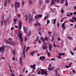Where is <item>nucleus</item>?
I'll list each match as a JSON object with an SVG mask.
<instances>
[{
  "mask_svg": "<svg viewBox=\"0 0 76 76\" xmlns=\"http://www.w3.org/2000/svg\"><path fill=\"white\" fill-rule=\"evenodd\" d=\"M18 37L20 39V41L21 43L23 42V37L22 36V34L21 31H18Z\"/></svg>",
  "mask_w": 76,
  "mask_h": 76,
  "instance_id": "obj_1",
  "label": "nucleus"
},
{
  "mask_svg": "<svg viewBox=\"0 0 76 76\" xmlns=\"http://www.w3.org/2000/svg\"><path fill=\"white\" fill-rule=\"evenodd\" d=\"M17 5L18 7H20V3L19 2H17V1H16L15 2L14 4V6L15 7V9H17L18 7H17Z\"/></svg>",
  "mask_w": 76,
  "mask_h": 76,
  "instance_id": "obj_2",
  "label": "nucleus"
},
{
  "mask_svg": "<svg viewBox=\"0 0 76 76\" xmlns=\"http://www.w3.org/2000/svg\"><path fill=\"white\" fill-rule=\"evenodd\" d=\"M35 2V0H29V4L32 5Z\"/></svg>",
  "mask_w": 76,
  "mask_h": 76,
  "instance_id": "obj_3",
  "label": "nucleus"
},
{
  "mask_svg": "<svg viewBox=\"0 0 76 76\" xmlns=\"http://www.w3.org/2000/svg\"><path fill=\"white\" fill-rule=\"evenodd\" d=\"M4 46H3L2 47H1L0 48V52H1V51H2V53L4 52Z\"/></svg>",
  "mask_w": 76,
  "mask_h": 76,
  "instance_id": "obj_4",
  "label": "nucleus"
},
{
  "mask_svg": "<svg viewBox=\"0 0 76 76\" xmlns=\"http://www.w3.org/2000/svg\"><path fill=\"white\" fill-rule=\"evenodd\" d=\"M19 30H20L21 29V28H22V22H20V20H19Z\"/></svg>",
  "mask_w": 76,
  "mask_h": 76,
  "instance_id": "obj_5",
  "label": "nucleus"
},
{
  "mask_svg": "<svg viewBox=\"0 0 76 76\" xmlns=\"http://www.w3.org/2000/svg\"><path fill=\"white\" fill-rule=\"evenodd\" d=\"M32 19H33V17L32 15L29 17L28 21L29 23H31V21L32 20Z\"/></svg>",
  "mask_w": 76,
  "mask_h": 76,
  "instance_id": "obj_6",
  "label": "nucleus"
},
{
  "mask_svg": "<svg viewBox=\"0 0 76 76\" xmlns=\"http://www.w3.org/2000/svg\"><path fill=\"white\" fill-rule=\"evenodd\" d=\"M52 48H53L52 47V46L49 43V50L51 51V50H52L51 49Z\"/></svg>",
  "mask_w": 76,
  "mask_h": 76,
  "instance_id": "obj_7",
  "label": "nucleus"
},
{
  "mask_svg": "<svg viewBox=\"0 0 76 76\" xmlns=\"http://www.w3.org/2000/svg\"><path fill=\"white\" fill-rule=\"evenodd\" d=\"M45 75V76H47V75H48V73L47 72V71H45V73H42L41 74V75Z\"/></svg>",
  "mask_w": 76,
  "mask_h": 76,
  "instance_id": "obj_8",
  "label": "nucleus"
},
{
  "mask_svg": "<svg viewBox=\"0 0 76 76\" xmlns=\"http://www.w3.org/2000/svg\"><path fill=\"white\" fill-rule=\"evenodd\" d=\"M45 58V57L43 56L42 57L41 56L39 58V60H44Z\"/></svg>",
  "mask_w": 76,
  "mask_h": 76,
  "instance_id": "obj_9",
  "label": "nucleus"
},
{
  "mask_svg": "<svg viewBox=\"0 0 76 76\" xmlns=\"http://www.w3.org/2000/svg\"><path fill=\"white\" fill-rule=\"evenodd\" d=\"M23 29L24 30V32L25 33H27V29L25 27H23Z\"/></svg>",
  "mask_w": 76,
  "mask_h": 76,
  "instance_id": "obj_10",
  "label": "nucleus"
},
{
  "mask_svg": "<svg viewBox=\"0 0 76 76\" xmlns=\"http://www.w3.org/2000/svg\"><path fill=\"white\" fill-rule=\"evenodd\" d=\"M31 35V31H30L28 32L27 34V37H29Z\"/></svg>",
  "mask_w": 76,
  "mask_h": 76,
  "instance_id": "obj_11",
  "label": "nucleus"
},
{
  "mask_svg": "<svg viewBox=\"0 0 76 76\" xmlns=\"http://www.w3.org/2000/svg\"><path fill=\"white\" fill-rule=\"evenodd\" d=\"M48 70L50 71V70H53V69H54V68H52L50 67H50H48Z\"/></svg>",
  "mask_w": 76,
  "mask_h": 76,
  "instance_id": "obj_12",
  "label": "nucleus"
},
{
  "mask_svg": "<svg viewBox=\"0 0 76 76\" xmlns=\"http://www.w3.org/2000/svg\"><path fill=\"white\" fill-rule=\"evenodd\" d=\"M40 39L42 41V42H45V40L44 38L42 37H40Z\"/></svg>",
  "mask_w": 76,
  "mask_h": 76,
  "instance_id": "obj_13",
  "label": "nucleus"
},
{
  "mask_svg": "<svg viewBox=\"0 0 76 76\" xmlns=\"http://www.w3.org/2000/svg\"><path fill=\"white\" fill-rule=\"evenodd\" d=\"M10 44H11L12 45H14L15 44V43L12 41H10Z\"/></svg>",
  "mask_w": 76,
  "mask_h": 76,
  "instance_id": "obj_14",
  "label": "nucleus"
},
{
  "mask_svg": "<svg viewBox=\"0 0 76 76\" xmlns=\"http://www.w3.org/2000/svg\"><path fill=\"white\" fill-rule=\"evenodd\" d=\"M55 1L54 0H52L51 1V4H54V3H55Z\"/></svg>",
  "mask_w": 76,
  "mask_h": 76,
  "instance_id": "obj_15",
  "label": "nucleus"
},
{
  "mask_svg": "<svg viewBox=\"0 0 76 76\" xmlns=\"http://www.w3.org/2000/svg\"><path fill=\"white\" fill-rule=\"evenodd\" d=\"M40 71H42L41 73H45V69H41Z\"/></svg>",
  "mask_w": 76,
  "mask_h": 76,
  "instance_id": "obj_16",
  "label": "nucleus"
},
{
  "mask_svg": "<svg viewBox=\"0 0 76 76\" xmlns=\"http://www.w3.org/2000/svg\"><path fill=\"white\" fill-rule=\"evenodd\" d=\"M36 66V64H33V65H31L30 66V67H31V68H34V67H35Z\"/></svg>",
  "mask_w": 76,
  "mask_h": 76,
  "instance_id": "obj_17",
  "label": "nucleus"
},
{
  "mask_svg": "<svg viewBox=\"0 0 76 76\" xmlns=\"http://www.w3.org/2000/svg\"><path fill=\"white\" fill-rule=\"evenodd\" d=\"M47 45V43L46 42H44L42 44V45L43 46H45V45Z\"/></svg>",
  "mask_w": 76,
  "mask_h": 76,
  "instance_id": "obj_18",
  "label": "nucleus"
},
{
  "mask_svg": "<svg viewBox=\"0 0 76 76\" xmlns=\"http://www.w3.org/2000/svg\"><path fill=\"white\" fill-rule=\"evenodd\" d=\"M38 18H39V17L38 16V15H36L35 16V19H36V20H37V19H38Z\"/></svg>",
  "mask_w": 76,
  "mask_h": 76,
  "instance_id": "obj_19",
  "label": "nucleus"
},
{
  "mask_svg": "<svg viewBox=\"0 0 76 76\" xmlns=\"http://www.w3.org/2000/svg\"><path fill=\"white\" fill-rule=\"evenodd\" d=\"M72 19H73V20H74V21L75 22H76V17H72Z\"/></svg>",
  "mask_w": 76,
  "mask_h": 76,
  "instance_id": "obj_20",
  "label": "nucleus"
},
{
  "mask_svg": "<svg viewBox=\"0 0 76 76\" xmlns=\"http://www.w3.org/2000/svg\"><path fill=\"white\" fill-rule=\"evenodd\" d=\"M44 46L43 47V48L44 50H45V49H47V48H48V47L47 46Z\"/></svg>",
  "mask_w": 76,
  "mask_h": 76,
  "instance_id": "obj_21",
  "label": "nucleus"
},
{
  "mask_svg": "<svg viewBox=\"0 0 76 76\" xmlns=\"http://www.w3.org/2000/svg\"><path fill=\"white\" fill-rule=\"evenodd\" d=\"M30 55H31L32 56H34V52L33 51L30 53Z\"/></svg>",
  "mask_w": 76,
  "mask_h": 76,
  "instance_id": "obj_22",
  "label": "nucleus"
},
{
  "mask_svg": "<svg viewBox=\"0 0 76 76\" xmlns=\"http://www.w3.org/2000/svg\"><path fill=\"white\" fill-rule=\"evenodd\" d=\"M68 39H69L70 40H73V38H72V37H68Z\"/></svg>",
  "mask_w": 76,
  "mask_h": 76,
  "instance_id": "obj_23",
  "label": "nucleus"
},
{
  "mask_svg": "<svg viewBox=\"0 0 76 76\" xmlns=\"http://www.w3.org/2000/svg\"><path fill=\"white\" fill-rule=\"evenodd\" d=\"M26 49V45H25L23 49V52H25V49Z\"/></svg>",
  "mask_w": 76,
  "mask_h": 76,
  "instance_id": "obj_24",
  "label": "nucleus"
},
{
  "mask_svg": "<svg viewBox=\"0 0 76 76\" xmlns=\"http://www.w3.org/2000/svg\"><path fill=\"white\" fill-rule=\"evenodd\" d=\"M65 6H68V3H67V0H66V1Z\"/></svg>",
  "mask_w": 76,
  "mask_h": 76,
  "instance_id": "obj_25",
  "label": "nucleus"
},
{
  "mask_svg": "<svg viewBox=\"0 0 76 76\" xmlns=\"http://www.w3.org/2000/svg\"><path fill=\"white\" fill-rule=\"evenodd\" d=\"M25 52H23V56L24 58H25L26 57V56H25Z\"/></svg>",
  "mask_w": 76,
  "mask_h": 76,
  "instance_id": "obj_26",
  "label": "nucleus"
},
{
  "mask_svg": "<svg viewBox=\"0 0 76 76\" xmlns=\"http://www.w3.org/2000/svg\"><path fill=\"white\" fill-rule=\"evenodd\" d=\"M47 52V53L48 54V56L49 57V56H50V53L49 52H47V51H46Z\"/></svg>",
  "mask_w": 76,
  "mask_h": 76,
  "instance_id": "obj_27",
  "label": "nucleus"
},
{
  "mask_svg": "<svg viewBox=\"0 0 76 76\" xmlns=\"http://www.w3.org/2000/svg\"><path fill=\"white\" fill-rule=\"evenodd\" d=\"M41 3H42V1L40 0L39 1V6H41Z\"/></svg>",
  "mask_w": 76,
  "mask_h": 76,
  "instance_id": "obj_28",
  "label": "nucleus"
},
{
  "mask_svg": "<svg viewBox=\"0 0 76 76\" xmlns=\"http://www.w3.org/2000/svg\"><path fill=\"white\" fill-rule=\"evenodd\" d=\"M38 16H39V18H42V14L38 15Z\"/></svg>",
  "mask_w": 76,
  "mask_h": 76,
  "instance_id": "obj_29",
  "label": "nucleus"
},
{
  "mask_svg": "<svg viewBox=\"0 0 76 76\" xmlns=\"http://www.w3.org/2000/svg\"><path fill=\"white\" fill-rule=\"evenodd\" d=\"M59 26H60L59 25V22H58V21L57 23V27H58V28Z\"/></svg>",
  "mask_w": 76,
  "mask_h": 76,
  "instance_id": "obj_30",
  "label": "nucleus"
},
{
  "mask_svg": "<svg viewBox=\"0 0 76 76\" xmlns=\"http://www.w3.org/2000/svg\"><path fill=\"white\" fill-rule=\"evenodd\" d=\"M50 23V20H47V24H48L49 23Z\"/></svg>",
  "mask_w": 76,
  "mask_h": 76,
  "instance_id": "obj_31",
  "label": "nucleus"
},
{
  "mask_svg": "<svg viewBox=\"0 0 76 76\" xmlns=\"http://www.w3.org/2000/svg\"><path fill=\"white\" fill-rule=\"evenodd\" d=\"M34 52V53H38V51L37 50H34V51H33Z\"/></svg>",
  "mask_w": 76,
  "mask_h": 76,
  "instance_id": "obj_32",
  "label": "nucleus"
},
{
  "mask_svg": "<svg viewBox=\"0 0 76 76\" xmlns=\"http://www.w3.org/2000/svg\"><path fill=\"white\" fill-rule=\"evenodd\" d=\"M65 26H62V28L64 30H65V29H66L65 28Z\"/></svg>",
  "mask_w": 76,
  "mask_h": 76,
  "instance_id": "obj_33",
  "label": "nucleus"
},
{
  "mask_svg": "<svg viewBox=\"0 0 76 76\" xmlns=\"http://www.w3.org/2000/svg\"><path fill=\"white\" fill-rule=\"evenodd\" d=\"M61 13H64V10H62L61 11Z\"/></svg>",
  "mask_w": 76,
  "mask_h": 76,
  "instance_id": "obj_34",
  "label": "nucleus"
},
{
  "mask_svg": "<svg viewBox=\"0 0 76 76\" xmlns=\"http://www.w3.org/2000/svg\"><path fill=\"white\" fill-rule=\"evenodd\" d=\"M15 50H13V54H15Z\"/></svg>",
  "mask_w": 76,
  "mask_h": 76,
  "instance_id": "obj_35",
  "label": "nucleus"
},
{
  "mask_svg": "<svg viewBox=\"0 0 76 76\" xmlns=\"http://www.w3.org/2000/svg\"><path fill=\"white\" fill-rule=\"evenodd\" d=\"M1 25H2V26L3 25V20L1 21Z\"/></svg>",
  "mask_w": 76,
  "mask_h": 76,
  "instance_id": "obj_36",
  "label": "nucleus"
},
{
  "mask_svg": "<svg viewBox=\"0 0 76 76\" xmlns=\"http://www.w3.org/2000/svg\"><path fill=\"white\" fill-rule=\"evenodd\" d=\"M56 2H59L60 1V0H54Z\"/></svg>",
  "mask_w": 76,
  "mask_h": 76,
  "instance_id": "obj_37",
  "label": "nucleus"
},
{
  "mask_svg": "<svg viewBox=\"0 0 76 76\" xmlns=\"http://www.w3.org/2000/svg\"><path fill=\"white\" fill-rule=\"evenodd\" d=\"M41 31H39V35H42V34H41Z\"/></svg>",
  "mask_w": 76,
  "mask_h": 76,
  "instance_id": "obj_38",
  "label": "nucleus"
},
{
  "mask_svg": "<svg viewBox=\"0 0 76 76\" xmlns=\"http://www.w3.org/2000/svg\"><path fill=\"white\" fill-rule=\"evenodd\" d=\"M41 71H39V72L37 73L38 75H40V74H41Z\"/></svg>",
  "mask_w": 76,
  "mask_h": 76,
  "instance_id": "obj_39",
  "label": "nucleus"
},
{
  "mask_svg": "<svg viewBox=\"0 0 76 76\" xmlns=\"http://www.w3.org/2000/svg\"><path fill=\"white\" fill-rule=\"evenodd\" d=\"M7 43L8 44H10V42L9 41L7 40Z\"/></svg>",
  "mask_w": 76,
  "mask_h": 76,
  "instance_id": "obj_40",
  "label": "nucleus"
},
{
  "mask_svg": "<svg viewBox=\"0 0 76 76\" xmlns=\"http://www.w3.org/2000/svg\"><path fill=\"white\" fill-rule=\"evenodd\" d=\"M45 41H48V37H46L45 39Z\"/></svg>",
  "mask_w": 76,
  "mask_h": 76,
  "instance_id": "obj_41",
  "label": "nucleus"
},
{
  "mask_svg": "<svg viewBox=\"0 0 76 76\" xmlns=\"http://www.w3.org/2000/svg\"><path fill=\"white\" fill-rule=\"evenodd\" d=\"M72 72L74 73V74H75V73H76V72L74 70H72Z\"/></svg>",
  "mask_w": 76,
  "mask_h": 76,
  "instance_id": "obj_42",
  "label": "nucleus"
},
{
  "mask_svg": "<svg viewBox=\"0 0 76 76\" xmlns=\"http://www.w3.org/2000/svg\"><path fill=\"white\" fill-rule=\"evenodd\" d=\"M65 25V23H64L62 24V26H64Z\"/></svg>",
  "mask_w": 76,
  "mask_h": 76,
  "instance_id": "obj_43",
  "label": "nucleus"
},
{
  "mask_svg": "<svg viewBox=\"0 0 76 76\" xmlns=\"http://www.w3.org/2000/svg\"><path fill=\"white\" fill-rule=\"evenodd\" d=\"M53 46L54 47H56V44H55L54 43V42H53Z\"/></svg>",
  "mask_w": 76,
  "mask_h": 76,
  "instance_id": "obj_44",
  "label": "nucleus"
},
{
  "mask_svg": "<svg viewBox=\"0 0 76 76\" xmlns=\"http://www.w3.org/2000/svg\"><path fill=\"white\" fill-rule=\"evenodd\" d=\"M38 41L39 43H41V40H40L38 39Z\"/></svg>",
  "mask_w": 76,
  "mask_h": 76,
  "instance_id": "obj_45",
  "label": "nucleus"
},
{
  "mask_svg": "<svg viewBox=\"0 0 76 76\" xmlns=\"http://www.w3.org/2000/svg\"><path fill=\"white\" fill-rule=\"evenodd\" d=\"M69 21H70V22H74V20H69Z\"/></svg>",
  "mask_w": 76,
  "mask_h": 76,
  "instance_id": "obj_46",
  "label": "nucleus"
},
{
  "mask_svg": "<svg viewBox=\"0 0 76 76\" xmlns=\"http://www.w3.org/2000/svg\"><path fill=\"white\" fill-rule=\"evenodd\" d=\"M22 4L23 6H24V4H25V2H24V1H23L22 2Z\"/></svg>",
  "mask_w": 76,
  "mask_h": 76,
  "instance_id": "obj_47",
  "label": "nucleus"
},
{
  "mask_svg": "<svg viewBox=\"0 0 76 76\" xmlns=\"http://www.w3.org/2000/svg\"><path fill=\"white\" fill-rule=\"evenodd\" d=\"M7 0H5V4H7Z\"/></svg>",
  "mask_w": 76,
  "mask_h": 76,
  "instance_id": "obj_48",
  "label": "nucleus"
},
{
  "mask_svg": "<svg viewBox=\"0 0 76 76\" xmlns=\"http://www.w3.org/2000/svg\"><path fill=\"white\" fill-rule=\"evenodd\" d=\"M64 0H61V3H63V2H64Z\"/></svg>",
  "mask_w": 76,
  "mask_h": 76,
  "instance_id": "obj_49",
  "label": "nucleus"
},
{
  "mask_svg": "<svg viewBox=\"0 0 76 76\" xmlns=\"http://www.w3.org/2000/svg\"><path fill=\"white\" fill-rule=\"evenodd\" d=\"M22 57H21L20 59V61H22Z\"/></svg>",
  "mask_w": 76,
  "mask_h": 76,
  "instance_id": "obj_50",
  "label": "nucleus"
},
{
  "mask_svg": "<svg viewBox=\"0 0 76 76\" xmlns=\"http://www.w3.org/2000/svg\"><path fill=\"white\" fill-rule=\"evenodd\" d=\"M70 53L73 56V55L74 54V53H72V51H70Z\"/></svg>",
  "mask_w": 76,
  "mask_h": 76,
  "instance_id": "obj_51",
  "label": "nucleus"
},
{
  "mask_svg": "<svg viewBox=\"0 0 76 76\" xmlns=\"http://www.w3.org/2000/svg\"><path fill=\"white\" fill-rule=\"evenodd\" d=\"M7 40L6 39H4V41L5 42H7Z\"/></svg>",
  "mask_w": 76,
  "mask_h": 76,
  "instance_id": "obj_52",
  "label": "nucleus"
},
{
  "mask_svg": "<svg viewBox=\"0 0 76 76\" xmlns=\"http://www.w3.org/2000/svg\"><path fill=\"white\" fill-rule=\"evenodd\" d=\"M54 41V37H53L52 39V41Z\"/></svg>",
  "mask_w": 76,
  "mask_h": 76,
  "instance_id": "obj_53",
  "label": "nucleus"
},
{
  "mask_svg": "<svg viewBox=\"0 0 76 76\" xmlns=\"http://www.w3.org/2000/svg\"><path fill=\"white\" fill-rule=\"evenodd\" d=\"M65 18H63V19H61V22H63V20H64V19Z\"/></svg>",
  "mask_w": 76,
  "mask_h": 76,
  "instance_id": "obj_54",
  "label": "nucleus"
},
{
  "mask_svg": "<svg viewBox=\"0 0 76 76\" xmlns=\"http://www.w3.org/2000/svg\"><path fill=\"white\" fill-rule=\"evenodd\" d=\"M61 54L62 56H65V54L64 53H62Z\"/></svg>",
  "mask_w": 76,
  "mask_h": 76,
  "instance_id": "obj_55",
  "label": "nucleus"
},
{
  "mask_svg": "<svg viewBox=\"0 0 76 76\" xmlns=\"http://www.w3.org/2000/svg\"><path fill=\"white\" fill-rule=\"evenodd\" d=\"M16 19H14V23L15 24L16 23Z\"/></svg>",
  "mask_w": 76,
  "mask_h": 76,
  "instance_id": "obj_56",
  "label": "nucleus"
},
{
  "mask_svg": "<svg viewBox=\"0 0 76 76\" xmlns=\"http://www.w3.org/2000/svg\"><path fill=\"white\" fill-rule=\"evenodd\" d=\"M11 76H15V75H14V74L12 73Z\"/></svg>",
  "mask_w": 76,
  "mask_h": 76,
  "instance_id": "obj_57",
  "label": "nucleus"
},
{
  "mask_svg": "<svg viewBox=\"0 0 76 76\" xmlns=\"http://www.w3.org/2000/svg\"><path fill=\"white\" fill-rule=\"evenodd\" d=\"M72 14H73V12H71L69 14V15L72 16Z\"/></svg>",
  "mask_w": 76,
  "mask_h": 76,
  "instance_id": "obj_58",
  "label": "nucleus"
},
{
  "mask_svg": "<svg viewBox=\"0 0 76 76\" xmlns=\"http://www.w3.org/2000/svg\"><path fill=\"white\" fill-rule=\"evenodd\" d=\"M72 74H73V72H72L71 71L70 72V75H72Z\"/></svg>",
  "mask_w": 76,
  "mask_h": 76,
  "instance_id": "obj_59",
  "label": "nucleus"
},
{
  "mask_svg": "<svg viewBox=\"0 0 76 76\" xmlns=\"http://www.w3.org/2000/svg\"><path fill=\"white\" fill-rule=\"evenodd\" d=\"M20 64H21V65H22V61H20Z\"/></svg>",
  "mask_w": 76,
  "mask_h": 76,
  "instance_id": "obj_60",
  "label": "nucleus"
},
{
  "mask_svg": "<svg viewBox=\"0 0 76 76\" xmlns=\"http://www.w3.org/2000/svg\"><path fill=\"white\" fill-rule=\"evenodd\" d=\"M73 50H74V51H76V48H74L73 49Z\"/></svg>",
  "mask_w": 76,
  "mask_h": 76,
  "instance_id": "obj_61",
  "label": "nucleus"
},
{
  "mask_svg": "<svg viewBox=\"0 0 76 76\" xmlns=\"http://www.w3.org/2000/svg\"><path fill=\"white\" fill-rule=\"evenodd\" d=\"M13 29H14V27H12L11 28V30H12Z\"/></svg>",
  "mask_w": 76,
  "mask_h": 76,
  "instance_id": "obj_62",
  "label": "nucleus"
},
{
  "mask_svg": "<svg viewBox=\"0 0 76 76\" xmlns=\"http://www.w3.org/2000/svg\"><path fill=\"white\" fill-rule=\"evenodd\" d=\"M2 60H5V58L4 57H2Z\"/></svg>",
  "mask_w": 76,
  "mask_h": 76,
  "instance_id": "obj_63",
  "label": "nucleus"
},
{
  "mask_svg": "<svg viewBox=\"0 0 76 76\" xmlns=\"http://www.w3.org/2000/svg\"><path fill=\"white\" fill-rule=\"evenodd\" d=\"M58 56H62V55H61V54L59 53L58 54Z\"/></svg>",
  "mask_w": 76,
  "mask_h": 76,
  "instance_id": "obj_64",
  "label": "nucleus"
}]
</instances>
